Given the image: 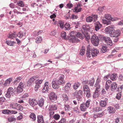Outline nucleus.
<instances>
[{"label":"nucleus","mask_w":123,"mask_h":123,"mask_svg":"<svg viewBox=\"0 0 123 123\" xmlns=\"http://www.w3.org/2000/svg\"><path fill=\"white\" fill-rule=\"evenodd\" d=\"M30 118H31L32 121H34L36 119V116L35 114L33 113H32L30 116Z\"/></svg>","instance_id":"nucleus-43"},{"label":"nucleus","mask_w":123,"mask_h":123,"mask_svg":"<svg viewBox=\"0 0 123 123\" xmlns=\"http://www.w3.org/2000/svg\"><path fill=\"white\" fill-rule=\"evenodd\" d=\"M11 107L14 109L22 111L23 109V107L20 104L17 103H14L11 105Z\"/></svg>","instance_id":"nucleus-6"},{"label":"nucleus","mask_w":123,"mask_h":123,"mask_svg":"<svg viewBox=\"0 0 123 123\" xmlns=\"http://www.w3.org/2000/svg\"><path fill=\"white\" fill-rule=\"evenodd\" d=\"M76 35L77 37L81 39H83L84 38L82 34L80 32H78L76 34Z\"/></svg>","instance_id":"nucleus-41"},{"label":"nucleus","mask_w":123,"mask_h":123,"mask_svg":"<svg viewBox=\"0 0 123 123\" xmlns=\"http://www.w3.org/2000/svg\"><path fill=\"white\" fill-rule=\"evenodd\" d=\"M42 40L41 37H38L36 39V43H39L41 42Z\"/></svg>","instance_id":"nucleus-46"},{"label":"nucleus","mask_w":123,"mask_h":123,"mask_svg":"<svg viewBox=\"0 0 123 123\" xmlns=\"http://www.w3.org/2000/svg\"><path fill=\"white\" fill-rule=\"evenodd\" d=\"M94 86L95 87H96V88L95 89V90L96 91H98L99 92L100 91V87H101V86L100 85H98L97 86Z\"/></svg>","instance_id":"nucleus-58"},{"label":"nucleus","mask_w":123,"mask_h":123,"mask_svg":"<svg viewBox=\"0 0 123 123\" xmlns=\"http://www.w3.org/2000/svg\"><path fill=\"white\" fill-rule=\"evenodd\" d=\"M92 20H93L94 22H95L97 20L98 18V16L97 15H95L92 14Z\"/></svg>","instance_id":"nucleus-49"},{"label":"nucleus","mask_w":123,"mask_h":123,"mask_svg":"<svg viewBox=\"0 0 123 123\" xmlns=\"http://www.w3.org/2000/svg\"><path fill=\"white\" fill-rule=\"evenodd\" d=\"M112 83V81L110 80H107L105 85V88L106 91H108Z\"/></svg>","instance_id":"nucleus-21"},{"label":"nucleus","mask_w":123,"mask_h":123,"mask_svg":"<svg viewBox=\"0 0 123 123\" xmlns=\"http://www.w3.org/2000/svg\"><path fill=\"white\" fill-rule=\"evenodd\" d=\"M105 7H104V6L103 7L100 6L98 7V10L100 11L101 12L104 10V8Z\"/></svg>","instance_id":"nucleus-63"},{"label":"nucleus","mask_w":123,"mask_h":123,"mask_svg":"<svg viewBox=\"0 0 123 123\" xmlns=\"http://www.w3.org/2000/svg\"><path fill=\"white\" fill-rule=\"evenodd\" d=\"M70 107L68 105H65V109L66 111H69L70 109Z\"/></svg>","instance_id":"nucleus-62"},{"label":"nucleus","mask_w":123,"mask_h":123,"mask_svg":"<svg viewBox=\"0 0 123 123\" xmlns=\"http://www.w3.org/2000/svg\"><path fill=\"white\" fill-rule=\"evenodd\" d=\"M99 92L95 91L93 94L92 96L94 98H95L99 97V94L98 93Z\"/></svg>","instance_id":"nucleus-34"},{"label":"nucleus","mask_w":123,"mask_h":123,"mask_svg":"<svg viewBox=\"0 0 123 123\" xmlns=\"http://www.w3.org/2000/svg\"><path fill=\"white\" fill-rule=\"evenodd\" d=\"M102 21L103 23L105 24H106V25H111V23L110 21H107L104 19H103Z\"/></svg>","instance_id":"nucleus-45"},{"label":"nucleus","mask_w":123,"mask_h":123,"mask_svg":"<svg viewBox=\"0 0 123 123\" xmlns=\"http://www.w3.org/2000/svg\"><path fill=\"white\" fill-rule=\"evenodd\" d=\"M43 81V80L42 79L41 80L38 79L36 81L35 83L36 84H37L38 85L40 86Z\"/></svg>","instance_id":"nucleus-47"},{"label":"nucleus","mask_w":123,"mask_h":123,"mask_svg":"<svg viewBox=\"0 0 123 123\" xmlns=\"http://www.w3.org/2000/svg\"><path fill=\"white\" fill-rule=\"evenodd\" d=\"M91 41L93 45L95 46H97L98 44L99 41L97 36L94 34L92 37Z\"/></svg>","instance_id":"nucleus-4"},{"label":"nucleus","mask_w":123,"mask_h":123,"mask_svg":"<svg viewBox=\"0 0 123 123\" xmlns=\"http://www.w3.org/2000/svg\"><path fill=\"white\" fill-rule=\"evenodd\" d=\"M75 32V31H73L69 33V35L71 37L70 39L69 40L72 43L75 42L76 41V37L75 36V35L76 34Z\"/></svg>","instance_id":"nucleus-10"},{"label":"nucleus","mask_w":123,"mask_h":123,"mask_svg":"<svg viewBox=\"0 0 123 123\" xmlns=\"http://www.w3.org/2000/svg\"><path fill=\"white\" fill-rule=\"evenodd\" d=\"M120 31L119 30H118L116 31H114L113 32L111 33V36L112 37H117L120 36Z\"/></svg>","instance_id":"nucleus-13"},{"label":"nucleus","mask_w":123,"mask_h":123,"mask_svg":"<svg viewBox=\"0 0 123 123\" xmlns=\"http://www.w3.org/2000/svg\"><path fill=\"white\" fill-rule=\"evenodd\" d=\"M66 32L64 31L62 32L61 34V37L62 38L65 39H67V38L66 37Z\"/></svg>","instance_id":"nucleus-52"},{"label":"nucleus","mask_w":123,"mask_h":123,"mask_svg":"<svg viewBox=\"0 0 123 123\" xmlns=\"http://www.w3.org/2000/svg\"><path fill=\"white\" fill-rule=\"evenodd\" d=\"M83 81L85 83L89 85L90 86H94L95 80L93 78H92L91 80H87Z\"/></svg>","instance_id":"nucleus-16"},{"label":"nucleus","mask_w":123,"mask_h":123,"mask_svg":"<svg viewBox=\"0 0 123 123\" xmlns=\"http://www.w3.org/2000/svg\"><path fill=\"white\" fill-rule=\"evenodd\" d=\"M86 21L88 22H91L92 21V17L90 16L86 18Z\"/></svg>","instance_id":"nucleus-50"},{"label":"nucleus","mask_w":123,"mask_h":123,"mask_svg":"<svg viewBox=\"0 0 123 123\" xmlns=\"http://www.w3.org/2000/svg\"><path fill=\"white\" fill-rule=\"evenodd\" d=\"M5 43H7L8 45L12 46H13L15 44V43L14 41H6Z\"/></svg>","instance_id":"nucleus-39"},{"label":"nucleus","mask_w":123,"mask_h":123,"mask_svg":"<svg viewBox=\"0 0 123 123\" xmlns=\"http://www.w3.org/2000/svg\"><path fill=\"white\" fill-rule=\"evenodd\" d=\"M58 26H60L62 28H63L64 27V23L61 21H59L58 23Z\"/></svg>","instance_id":"nucleus-48"},{"label":"nucleus","mask_w":123,"mask_h":123,"mask_svg":"<svg viewBox=\"0 0 123 123\" xmlns=\"http://www.w3.org/2000/svg\"><path fill=\"white\" fill-rule=\"evenodd\" d=\"M107 45H104L102 46L101 51L103 53H104L108 51L109 49L107 48Z\"/></svg>","instance_id":"nucleus-28"},{"label":"nucleus","mask_w":123,"mask_h":123,"mask_svg":"<svg viewBox=\"0 0 123 123\" xmlns=\"http://www.w3.org/2000/svg\"><path fill=\"white\" fill-rule=\"evenodd\" d=\"M22 79V78L21 77H19L16 79L14 81V83H17L19 82L20 80Z\"/></svg>","instance_id":"nucleus-54"},{"label":"nucleus","mask_w":123,"mask_h":123,"mask_svg":"<svg viewBox=\"0 0 123 123\" xmlns=\"http://www.w3.org/2000/svg\"><path fill=\"white\" fill-rule=\"evenodd\" d=\"M93 111H94L99 112L102 110V108L101 107H96L93 108Z\"/></svg>","instance_id":"nucleus-40"},{"label":"nucleus","mask_w":123,"mask_h":123,"mask_svg":"<svg viewBox=\"0 0 123 123\" xmlns=\"http://www.w3.org/2000/svg\"><path fill=\"white\" fill-rule=\"evenodd\" d=\"M99 104L102 107H105L107 105L106 101L105 100H101L99 102Z\"/></svg>","instance_id":"nucleus-30"},{"label":"nucleus","mask_w":123,"mask_h":123,"mask_svg":"<svg viewBox=\"0 0 123 123\" xmlns=\"http://www.w3.org/2000/svg\"><path fill=\"white\" fill-rule=\"evenodd\" d=\"M11 110L8 109L4 110H2V112L4 114H11Z\"/></svg>","instance_id":"nucleus-36"},{"label":"nucleus","mask_w":123,"mask_h":123,"mask_svg":"<svg viewBox=\"0 0 123 123\" xmlns=\"http://www.w3.org/2000/svg\"><path fill=\"white\" fill-rule=\"evenodd\" d=\"M82 8H79V7H77V6L75 7L73 9V12H76L78 13L80 12L82 9Z\"/></svg>","instance_id":"nucleus-32"},{"label":"nucleus","mask_w":123,"mask_h":123,"mask_svg":"<svg viewBox=\"0 0 123 123\" xmlns=\"http://www.w3.org/2000/svg\"><path fill=\"white\" fill-rule=\"evenodd\" d=\"M49 96L50 100L52 102H54L57 99V97L56 94L54 92H50Z\"/></svg>","instance_id":"nucleus-7"},{"label":"nucleus","mask_w":123,"mask_h":123,"mask_svg":"<svg viewBox=\"0 0 123 123\" xmlns=\"http://www.w3.org/2000/svg\"><path fill=\"white\" fill-rule=\"evenodd\" d=\"M17 4L19 6L21 7H23L24 6V4L22 1H20L19 2H18Z\"/></svg>","instance_id":"nucleus-59"},{"label":"nucleus","mask_w":123,"mask_h":123,"mask_svg":"<svg viewBox=\"0 0 123 123\" xmlns=\"http://www.w3.org/2000/svg\"><path fill=\"white\" fill-rule=\"evenodd\" d=\"M49 85L48 81L45 82L44 85V86L42 90L43 92L46 93L48 92L49 90Z\"/></svg>","instance_id":"nucleus-17"},{"label":"nucleus","mask_w":123,"mask_h":123,"mask_svg":"<svg viewBox=\"0 0 123 123\" xmlns=\"http://www.w3.org/2000/svg\"><path fill=\"white\" fill-rule=\"evenodd\" d=\"M16 119L13 117H10L8 118V121L10 122H12L16 120Z\"/></svg>","instance_id":"nucleus-51"},{"label":"nucleus","mask_w":123,"mask_h":123,"mask_svg":"<svg viewBox=\"0 0 123 123\" xmlns=\"http://www.w3.org/2000/svg\"><path fill=\"white\" fill-rule=\"evenodd\" d=\"M53 117L54 119L56 120H58L60 117V116L58 114H55Z\"/></svg>","instance_id":"nucleus-55"},{"label":"nucleus","mask_w":123,"mask_h":123,"mask_svg":"<svg viewBox=\"0 0 123 123\" xmlns=\"http://www.w3.org/2000/svg\"><path fill=\"white\" fill-rule=\"evenodd\" d=\"M107 110L110 113H113L115 111L114 108L111 106H109L107 108Z\"/></svg>","instance_id":"nucleus-31"},{"label":"nucleus","mask_w":123,"mask_h":123,"mask_svg":"<svg viewBox=\"0 0 123 123\" xmlns=\"http://www.w3.org/2000/svg\"><path fill=\"white\" fill-rule=\"evenodd\" d=\"M110 74H109L106 76H105L103 78V79L105 80H106L107 79L110 77Z\"/></svg>","instance_id":"nucleus-60"},{"label":"nucleus","mask_w":123,"mask_h":123,"mask_svg":"<svg viewBox=\"0 0 123 123\" xmlns=\"http://www.w3.org/2000/svg\"><path fill=\"white\" fill-rule=\"evenodd\" d=\"M63 100L65 102H66L68 100V97L66 94H63L62 95Z\"/></svg>","instance_id":"nucleus-35"},{"label":"nucleus","mask_w":123,"mask_h":123,"mask_svg":"<svg viewBox=\"0 0 123 123\" xmlns=\"http://www.w3.org/2000/svg\"><path fill=\"white\" fill-rule=\"evenodd\" d=\"M80 85V83L78 82H75L73 85L74 89L75 90L77 89Z\"/></svg>","instance_id":"nucleus-38"},{"label":"nucleus","mask_w":123,"mask_h":123,"mask_svg":"<svg viewBox=\"0 0 123 123\" xmlns=\"http://www.w3.org/2000/svg\"><path fill=\"white\" fill-rule=\"evenodd\" d=\"M90 90L87 91L86 92V96L87 98H89L90 97L91 94L90 92Z\"/></svg>","instance_id":"nucleus-53"},{"label":"nucleus","mask_w":123,"mask_h":123,"mask_svg":"<svg viewBox=\"0 0 123 123\" xmlns=\"http://www.w3.org/2000/svg\"><path fill=\"white\" fill-rule=\"evenodd\" d=\"M114 28V26L113 25H111L107 27L105 30V32L107 33H109L111 34L112 33L113 31V28Z\"/></svg>","instance_id":"nucleus-15"},{"label":"nucleus","mask_w":123,"mask_h":123,"mask_svg":"<svg viewBox=\"0 0 123 123\" xmlns=\"http://www.w3.org/2000/svg\"><path fill=\"white\" fill-rule=\"evenodd\" d=\"M122 91L120 92H119L117 94L116 97V98L118 100H120L122 96Z\"/></svg>","instance_id":"nucleus-42"},{"label":"nucleus","mask_w":123,"mask_h":123,"mask_svg":"<svg viewBox=\"0 0 123 123\" xmlns=\"http://www.w3.org/2000/svg\"><path fill=\"white\" fill-rule=\"evenodd\" d=\"M24 86V84L22 82H21L19 83L16 90L17 93H20L23 91Z\"/></svg>","instance_id":"nucleus-5"},{"label":"nucleus","mask_w":123,"mask_h":123,"mask_svg":"<svg viewBox=\"0 0 123 123\" xmlns=\"http://www.w3.org/2000/svg\"><path fill=\"white\" fill-rule=\"evenodd\" d=\"M44 100L42 98H41L38 100L37 102V104L40 107L43 106L44 104Z\"/></svg>","instance_id":"nucleus-24"},{"label":"nucleus","mask_w":123,"mask_h":123,"mask_svg":"<svg viewBox=\"0 0 123 123\" xmlns=\"http://www.w3.org/2000/svg\"><path fill=\"white\" fill-rule=\"evenodd\" d=\"M26 33L25 31L24 30L21 31L18 33L17 35V36L18 37L20 38L24 39L26 37Z\"/></svg>","instance_id":"nucleus-9"},{"label":"nucleus","mask_w":123,"mask_h":123,"mask_svg":"<svg viewBox=\"0 0 123 123\" xmlns=\"http://www.w3.org/2000/svg\"><path fill=\"white\" fill-rule=\"evenodd\" d=\"M42 32L43 31L42 30H39L38 31H35L34 32V34L35 36H37Z\"/></svg>","instance_id":"nucleus-56"},{"label":"nucleus","mask_w":123,"mask_h":123,"mask_svg":"<svg viewBox=\"0 0 123 123\" xmlns=\"http://www.w3.org/2000/svg\"><path fill=\"white\" fill-rule=\"evenodd\" d=\"M91 52L92 56L93 57L97 56L99 53L98 51L96 49H92L91 48Z\"/></svg>","instance_id":"nucleus-19"},{"label":"nucleus","mask_w":123,"mask_h":123,"mask_svg":"<svg viewBox=\"0 0 123 123\" xmlns=\"http://www.w3.org/2000/svg\"><path fill=\"white\" fill-rule=\"evenodd\" d=\"M110 79L112 80H115L117 78V75L115 74L111 75L110 77Z\"/></svg>","instance_id":"nucleus-37"},{"label":"nucleus","mask_w":123,"mask_h":123,"mask_svg":"<svg viewBox=\"0 0 123 123\" xmlns=\"http://www.w3.org/2000/svg\"><path fill=\"white\" fill-rule=\"evenodd\" d=\"M29 103L31 106L34 107L37 104V101L35 99H30L29 101Z\"/></svg>","instance_id":"nucleus-18"},{"label":"nucleus","mask_w":123,"mask_h":123,"mask_svg":"<svg viewBox=\"0 0 123 123\" xmlns=\"http://www.w3.org/2000/svg\"><path fill=\"white\" fill-rule=\"evenodd\" d=\"M91 47H89L87 48L86 55L87 57H90L91 56Z\"/></svg>","instance_id":"nucleus-27"},{"label":"nucleus","mask_w":123,"mask_h":123,"mask_svg":"<svg viewBox=\"0 0 123 123\" xmlns=\"http://www.w3.org/2000/svg\"><path fill=\"white\" fill-rule=\"evenodd\" d=\"M14 90L12 87H10L7 90V91L5 94L6 97L9 98L10 97L11 95L12 94Z\"/></svg>","instance_id":"nucleus-11"},{"label":"nucleus","mask_w":123,"mask_h":123,"mask_svg":"<svg viewBox=\"0 0 123 123\" xmlns=\"http://www.w3.org/2000/svg\"><path fill=\"white\" fill-rule=\"evenodd\" d=\"M49 111H53L57 110V107L56 105H50L48 108Z\"/></svg>","instance_id":"nucleus-26"},{"label":"nucleus","mask_w":123,"mask_h":123,"mask_svg":"<svg viewBox=\"0 0 123 123\" xmlns=\"http://www.w3.org/2000/svg\"><path fill=\"white\" fill-rule=\"evenodd\" d=\"M83 93V91L79 90L78 91H76L73 93V94L74 96L76 97L78 101H81L82 100Z\"/></svg>","instance_id":"nucleus-3"},{"label":"nucleus","mask_w":123,"mask_h":123,"mask_svg":"<svg viewBox=\"0 0 123 123\" xmlns=\"http://www.w3.org/2000/svg\"><path fill=\"white\" fill-rule=\"evenodd\" d=\"M66 119L63 118H62L61 120L59 121L58 123H66Z\"/></svg>","instance_id":"nucleus-61"},{"label":"nucleus","mask_w":123,"mask_h":123,"mask_svg":"<svg viewBox=\"0 0 123 123\" xmlns=\"http://www.w3.org/2000/svg\"><path fill=\"white\" fill-rule=\"evenodd\" d=\"M105 18L106 19L108 20L113 21L118 20V19L116 17L112 18L111 16V15L109 14H106L105 16Z\"/></svg>","instance_id":"nucleus-14"},{"label":"nucleus","mask_w":123,"mask_h":123,"mask_svg":"<svg viewBox=\"0 0 123 123\" xmlns=\"http://www.w3.org/2000/svg\"><path fill=\"white\" fill-rule=\"evenodd\" d=\"M82 83L83 84V91L84 92L85 94H86V92L90 90V89L89 87L88 86L86 85V84L84 83L83 81L82 82Z\"/></svg>","instance_id":"nucleus-20"},{"label":"nucleus","mask_w":123,"mask_h":123,"mask_svg":"<svg viewBox=\"0 0 123 123\" xmlns=\"http://www.w3.org/2000/svg\"><path fill=\"white\" fill-rule=\"evenodd\" d=\"M117 85L115 82L112 83L111 87V89L112 91H114L116 89L117 87Z\"/></svg>","instance_id":"nucleus-23"},{"label":"nucleus","mask_w":123,"mask_h":123,"mask_svg":"<svg viewBox=\"0 0 123 123\" xmlns=\"http://www.w3.org/2000/svg\"><path fill=\"white\" fill-rule=\"evenodd\" d=\"M64 76L62 75L60 76L58 80H57L55 78L53 79L52 82V87L54 89L58 88L59 85H62L65 83V81L64 80Z\"/></svg>","instance_id":"nucleus-1"},{"label":"nucleus","mask_w":123,"mask_h":123,"mask_svg":"<svg viewBox=\"0 0 123 123\" xmlns=\"http://www.w3.org/2000/svg\"><path fill=\"white\" fill-rule=\"evenodd\" d=\"M82 28L84 30L86 31L88 30L89 29V27L88 26L86 25H83L82 26Z\"/></svg>","instance_id":"nucleus-57"},{"label":"nucleus","mask_w":123,"mask_h":123,"mask_svg":"<svg viewBox=\"0 0 123 123\" xmlns=\"http://www.w3.org/2000/svg\"><path fill=\"white\" fill-rule=\"evenodd\" d=\"M38 123H44L43 120V116L42 115H38L37 117Z\"/></svg>","instance_id":"nucleus-25"},{"label":"nucleus","mask_w":123,"mask_h":123,"mask_svg":"<svg viewBox=\"0 0 123 123\" xmlns=\"http://www.w3.org/2000/svg\"><path fill=\"white\" fill-rule=\"evenodd\" d=\"M16 36H17V34H16V32H15L13 33H9L8 38L13 39L14 38L16 37Z\"/></svg>","instance_id":"nucleus-33"},{"label":"nucleus","mask_w":123,"mask_h":123,"mask_svg":"<svg viewBox=\"0 0 123 123\" xmlns=\"http://www.w3.org/2000/svg\"><path fill=\"white\" fill-rule=\"evenodd\" d=\"M94 26L95 27V30L96 31H98L102 27V25L100 24L98 21L95 23Z\"/></svg>","instance_id":"nucleus-22"},{"label":"nucleus","mask_w":123,"mask_h":123,"mask_svg":"<svg viewBox=\"0 0 123 123\" xmlns=\"http://www.w3.org/2000/svg\"><path fill=\"white\" fill-rule=\"evenodd\" d=\"M71 28L70 27V25L69 23H66L65 26V29L66 30H69L71 29Z\"/></svg>","instance_id":"nucleus-44"},{"label":"nucleus","mask_w":123,"mask_h":123,"mask_svg":"<svg viewBox=\"0 0 123 123\" xmlns=\"http://www.w3.org/2000/svg\"><path fill=\"white\" fill-rule=\"evenodd\" d=\"M38 78L37 76H33L28 81L27 85V86H31L34 82V81Z\"/></svg>","instance_id":"nucleus-8"},{"label":"nucleus","mask_w":123,"mask_h":123,"mask_svg":"<svg viewBox=\"0 0 123 123\" xmlns=\"http://www.w3.org/2000/svg\"><path fill=\"white\" fill-rule=\"evenodd\" d=\"M103 39L107 44L110 46L112 45V41L110 37L107 36L104 37L103 38Z\"/></svg>","instance_id":"nucleus-12"},{"label":"nucleus","mask_w":123,"mask_h":123,"mask_svg":"<svg viewBox=\"0 0 123 123\" xmlns=\"http://www.w3.org/2000/svg\"><path fill=\"white\" fill-rule=\"evenodd\" d=\"M90 100L88 99L86 101V103L81 104L80 108L81 111H86L90 105Z\"/></svg>","instance_id":"nucleus-2"},{"label":"nucleus","mask_w":123,"mask_h":123,"mask_svg":"<svg viewBox=\"0 0 123 123\" xmlns=\"http://www.w3.org/2000/svg\"><path fill=\"white\" fill-rule=\"evenodd\" d=\"M12 80V78L8 79L5 81L4 84V86H9Z\"/></svg>","instance_id":"nucleus-29"},{"label":"nucleus","mask_w":123,"mask_h":123,"mask_svg":"<svg viewBox=\"0 0 123 123\" xmlns=\"http://www.w3.org/2000/svg\"><path fill=\"white\" fill-rule=\"evenodd\" d=\"M104 113V112H102L101 113H99L97 114L98 117L101 118V117L103 116V115Z\"/></svg>","instance_id":"nucleus-64"}]
</instances>
